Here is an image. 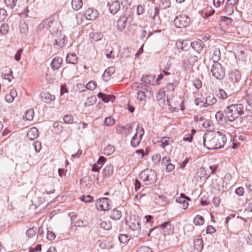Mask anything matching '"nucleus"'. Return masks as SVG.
<instances>
[{
    "label": "nucleus",
    "instance_id": "nucleus-1",
    "mask_svg": "<svg viewBox=\"0 0 252 252\" xmlns=\"http://www.w3.org/2000/svg\"><path fill=\"white\" fill-rule=\"evenodd\" d=\"M47 28L51 33V42L54 48L59 49L63 47L65 42V36L62 34L61 24L56 14L46 19Z\"/></svg>",
    "mask_w": 252,
    "mask_h": 252
},
{
    "label": "nucleus",
    "instance_id": "nucleus-2",
    "mask_svg": "<svg viewBox=\"0 0 252 252\" xmlns=\"http://www.w3.org/2000/svg\"><path fill=\"white\" fill-rule=\"evenodd\" d=\"M203 144L208 149L218 150L222 148L227 138L224 134L220 131L210 132L203 136Z\"/></svg>",
    "mask_w": 252,
    "mask_h": 252
},
{
    "label": "nucleus",
    "instance_id": "nucleus-3",
    "mask_svg": "<svg viewBox=\"0 0 252 252\" xmlns=\"http://www.w3.org/2000/svg\"><path fill=\"white\" fill-rule=\"evenodd\" d=\"M243 106L240 103L232 104L227 106L224 109L225 119L233 122L243 113Z\"/></svg>",
    "mask_w": 252,
    "mask_h": 252
},
{
    "label": "nucleus",
    "instance_id": "nucleus-4",
    "mask_svg": "<svg viewBox=\"0 0 252 252\" xmlns=\"http://www.w3.org/2000/svg\"><path fill=\"white\" fill-rule=\"evenodd\" d=\"M139 176L144 182H146L147 185L154 184L156 181V172L152 169H146L142 171Z\"/></svg>",
    "mask_w": 252,
    "mask_h": 252
},
{
    "label": "nucleus",
    "instance_id": "nucleus-5",
    "mask_svg": "<svg viewBox=\"0 0 252 252\" xmlns=\"http://www.w3.org/2000/svg\"><path fill=\"white\" fill-rule=\"evenodd\" d=\"M211 71L213 76L219 80L222 79L225 76L224 68L219 63H213Z\"/></svg>",
    "mask_w": 252,
    "mask_h": 252
},
{
    "label": "nucleus",
    "instance_id": "nucleus-6",
    "mask_svg": "<svg viewBox=\"0 0 252 252\" xmlns=\"http://www.w3.org/2000/svg\"><path fill=\"white\" fill-rule=\"evenodd\" d=\"M190 19L188 15L181 14L176 16L174 20V25L179 28H186L189 25Z\"/></svg>",
    "mask_w": 252,
    "mask_h": 252
},
{
    "label": "nucleus",
    "instance_id": "nucleus-7",
    "mask_svg": "<svg viewBox=\"0 0 252 252\" xmlns=\"http://www.w3.org/2000/svg\"><path fill=\"white\" fill-rule=\"evenodd\" d=\"M110 201L108 198L103 197L98 199L95 202V207L98 210L106 211L109 209Z\"/></svg>",
    "mask_w": 252,
    "mask_h": 252
},
{
    "label": "nucleus",
    "instance_id": "nucleus-8",
    "mask_svg": "<svg viewBox=\"0 0 252 252\" xmlns=\"http://www.w3.org/2000/svg\"><path fill=\"white\" fill-rule=\"evenodd\" d=\"M161 230V232L164 236L169 235L173 233L174 227L172 226L169 221H166L157 227Z\"/></svg>",
    "mask_w": 252,
    "mask_h": 252
},
{
    "label": "nucleus",
    "instance_id": "nucleus-9",
    "mask_svg": "<svg viewBox=\"0 0 252 252\" xmlns=\"http://www.w3.org/2000/svg\"><path fill=\"white\" fill-rule=\"evenodd\" d=\"M107 6L109 7L110 13L113 15L116 14L121 8V4L119 0H115L111 2H108Z\"/></svg>",
    "mask_w": 252,
    "mask_h": 252
},
{
    "label": "nucleus",
    "instance_id": "nucleus-10",
    "mask_svg": "<svg viewBox=\"0 0 252 252\" xmlns=\"http://www.w3.org/2000/svg\"><path fill=\"white\" fill-rule=\"evenodd\" d=\"M129 226L132 230H137L140 229V223L138 217L136 216L130 217Z\"/></svg>",
    "mask_w": 252,
    "mask_h": 252
},
{
    "label": "nucleus",
    "instance_id": "nucleus-11",
    "mask_svg": "<svg viewBox=\"0 0 252 252\" xmlns=\"http://www.w3.org/2000/svg\"><path fill=\"white\" fill-rule=\"evenodd\" d=\"M141 132L140 133V135H139L140 139H138L137 138V132H138V130L139 129V126L138 125L137 128H136L137 132L132 137L131 142H130L131 145L132 147H136L140 143V140L142 139V136L144 134V129H143V127H141Z\"/></svg>",
    "mask_w": 252,
    "mask_h": 252
},
{
    "label": "nucleus",
    "instance_id": "nucleus-12",
    "mask_svg": "<svg viewBox=\"0 0 252 252\" xmlns=\"http://www.w3.org/2000/svg\"><path fill=\"white\" fill-rule=\"evenodd\" d=\"M132 88L134 89L138 93L141 94H151V91H149L146 86V85H142V84L139 83H134L132 85Z\"/></svg>",
    "mask_w": 252,
    "mask_h": 252
},
{
    "label": "nucleus",
    "instance_id": "nucleus-13",
    "mask_svg": "<svg viewBox=\"0 0 252 252\" xmlns=\"http://www.w3.org/2000/svg\"><path fill=\"white\" fill-rule=\"evenodd\" d=\"M241 75L238 70L236 69L232 70L229 74V79L234 84L239 81Z\"/></svg>",
    "mask_w": 252,
    "mask_h": 252
},
{
    "label": "nucleus",
    "instance_id": "nucleus-14",
    "mask_svg": "<svg viewBox=\"0 0 252 252\" xmlns=\"http://www.w3.org/2000/svg\"><path fill=\"white\" fill-rule=\"evenodd\" d=\"M176 45L178 49L187 51L190 49L191 44L189 40H180L177 42Z\"/></svg>",
    "mask_w": 252,
    "mask_h": 252
},
{
    "label": "nucleus",
    "instance_id": "nucleus-15",
    "mask_svg": "<svg viewBox=\"0 0 252 252\" xmlns=\"http://www.w3.org/2000/svg\"><path fill=\"white\" fill-rule=\"evenodd\" d=\"M106 161V158L103 156H100L97 162L94 164L92 166V171L93 172H98L101 168Z\"/></svg>",
    "mask_w": 252,
    "mask_h": 252
},
{
    "label": "nucleus",
    "instance_id": "nucleus-16",
    "mask_svg": "<svg viewBox=\"0 0 252 252\" xmlns=\"http://www.w3.org/2000/svg\"><path fill=\"white\" fill-rule=\"evenodd\" d=\"M98 13L96 10L94 9H88L85 13L86 18L89 20H94L97 17Z\"/></svg>",
    "mask_w": 252,
    "mask_h": 252
},
{
    "label": "nucleus",
    "instance_id": "nucleus-17",
    "mask_svg": "<svg viewBox=\"0 0 252 252\" xmlns=\"http://www.w3.org/2000/svg\"><path fill=\"white\" fill-rule=\"evenodd\" d=\"M115 72V68L114 66H110L107 68L102 75V79L105 82L108 81L110 76Z\"/></svg>",
    "mask_w": 252,
    "mask_h": 252
},
{
    "label": "nucleus",
    "instance_id": "nucleus-18",
    "mask_svg": "<svg viewBox=\"0 0 252 252\" xmlns=\"http://www.w3.org/2000/svg\"><path fill=\"white\" fill-rule=\"evenodd\" d=\"M127 17L125 15L121 16L119 19L117 27L119 31H122L125 29L127 25Z\"/></svg>",
    "mask_w": 252,
    "mask_h": 252
},
{
    "label": "nucleus",
    "instance_id": "nucleus-19",
    "mask_svg": "<svg viewBox=\"0 0 252 252\" xmlns=\"http://www.w3.org/2000/svg\"><path fill=\"white\" fill-rule=\"evenodd\" d=\"M40 97L42 100L45 103H48L50 101H53L55 99V96L54 95H52L48 92H42L40 94Z\"/></svg>",
    "mask_w": 252,
    "mask_h": 252
},
{
    "label": "nucleus",
    "instance_id": "nucleus-20",
    "mask_svg": "<svg viewBox=\"0 0 252 252\" xmlns=\"http://www.w3.org/2000/svg\"><path fill=\"white\" fill-rule=\"evenodd\" d=\"M187 200H190V198L187 196L185 194L183 193H181L180 194V197H178L176 198V200L177 202L180 203V204H182L183 205V208L184 209H186L188 207V202H187Z\"/></svg>",
    "mask_w": 252,
    "mask_h": 252
},
{
    "label": "nucleus",
    "instance_id": "nucleus-21",
    "mask_svg": "<svg viewBox=\"0 0 252 252\" xmlns=\"http://www.w3.org/2000/svg\"><path fill=\"white\" fill-rule=\"evenodd\" d=\"M62 63V58L61 57H56L53 59L51 63V68L54 70L57 69L61 67Z\"/></svg>",
    "mask_w": 252,
    "mask_h": 252
},
{
    "label": "nucleus",
    "instance_id": "nucleus-22",
    "mask_svg": "<svg viewBox=\"0 0 252 252\" xmlns=\"http://www.w3.org/2000/svg\"><path fill=\"white\" fill-rule=\"evenodd\" d=\"M97 96L104 102H108L109 101L113 102L116 98L113 95L106 94L102 93H99L97 94Z\"/></svg>",
    "mask_w": 252,
    "mask_h": 252
},
{
    "label": "nucleus",
    "instance_id": "nucleus-23",
    "mask_svg": "<svg viewBox=\"0 0 252 252\" xmlns=\"http://www.w3.org/2000/svg\"><path fill=\"white\" fill-rule=\"evenodd\" d=\"M38 135V130L35 127L31 128L27 132V136L30 140L36 139Z\"/></svg>",
    "mask_w": 252,
    "mask_h": 252
},
{
    "label": "nucleus",
    "instance_id": "nucleus-24",
    "mask_svg": "<svg viewBox=\"0 0 252 252\" xmlns=\"http://www.w3.org/2000/svg\"><path fill=\"white\" fill-rule=\"evenodd\" d=\"M234 5H235L232 4V3H230L227 1L223 10V12L227 15H231L234 12Z\"/></svg>",
    "mask_w": 252,
    "mask_h": 252
},
{
    "label": "nucleus",
    "instance_id": "nucleus-25",
    "mask_svg": "<svg viewBox=\"0 0 252 252\" xmlns=\"http://www.w3.org/2000/svg\"><path fill=\"white\" fill-rule=\"evenodd\" d=\"M105 178L109 177L113 173V166L111 164L107 165L102 171Z\"/></svg>",
    "mask_w": 252,
    "mask_h": 252
},
{
    "label": "nucleus",
    "instance_id": "nucleus-26",
    "mask_svg": "<svg viewBox=\"0 0 252 252\" xmlns=\"http://www.w3.org/2000/svg\"><path fill=\"white\" fill-rule=\"evenodd\" d=\"M215 10L211 6H207L202 11L201 15L204 18L212 16L215 13Z\"/></svg>",
    "mask_w": 252,
    "mask_h": 252
},
{
    "label": "nucleus",
    "instance_id": "nucleus-27",
    "mask_svg": "<svg viewBox=\"0 0 252 252\" xmlns=\"http://www.w3.org/2000/svg\"><path fill=\"white\" fill-rule=\"evenodd\" d=\"M202 42L200 41L191 42V47L198 53H199L203 50Z\"/></svg>",
    "mask_w": 252,
    "mask_h": 252
},
{
    "label": "nucleus",
    "instance_id": "nucleus-28",
    "mask_svg": "<svg viewBox=\"0 0 252 252\" xmlns=\"http://www.w3.org/2000/svg\"><path fill=\"white\" fill-rule=\"evenodd\" d=\"M78 58L74 53H69L66 56V62L71 64H76L77 63Z\"/></svg>",
    "mask_w": 252,
    "mask_h": 252
},
{
    "label": "nucleus",
    "instance_id": "nucleus-29",
    "mask_svg": "<svg viewBox=\"0 0 252 252\" xmlns=\"http://www.w3.org/2000/svg\"><path fill=\"white\" fill-rule=\"evenodd\" d=\"M122 212L117 209H113L111 211L110 217L115 220H119L122 217Z\"/></svg>",
    "mask_w": 252,
    "mask_h": 252
},
{
    "label": "nucleus",
    "instance_id": "nucleus-30",
    "mask_svg": "<svg viewBox=\"0 0 252 252\" xmlns=\"http://www.w3.org/2000/svg\"><path fill=\"white\" fill-rule=\"evenodd\" d=\"M160 143V146L162 148H165L166 146L173 143V140L168 137H163L161 139Z\"/></svg>",
    "mask_w": 252,
    "mask_h": 252
},
{
    "label": "nucleus",
    "instance_id": "nucleus-31",
    "mask_svg": "<svg viewBox=\"0 0 252 252\" xmlns=\"http://www.w3.org/2000/svg\"><path fill=\"white\" fill-rule=\"evenodd\" d=\"M82 5V0H72L71 5L73 9L75 10H78L80 9Z\"/></svg>",
    "mask_w": 252,
    "mask_h": 252
},
{
    "label": "nucleus",
    "instance_id": "nucleus-32",
    "mask_svg": "<svg viewBox=\"0 0 252 252\" xmlns=\"http://www.w3.org/2000/svg\"><path fill=\"white\" fill-rule=\"evenodd\" d=\"M212 59L214 63H218V61L220 59V52L219 49L216 48L214 50Z\"/></svg>",
    "mask_w": 252,
    "mask_h": 252
},
{
    "label": "nucleus",
    "instance_id": "nucleus-33",
    "mask_svg": "<svg viewBox=\"0 0 252 252\" xmlns=\"http://www.w3.org/2000/svg\"><path fill=\"white\" fill-rule=\"evenodd\" d=\"M194 248L199 252H201L203 248V242L202 239H197L194 242Z\"/></svg>",
    "mask_w": 252,
    "mask_h": 252
},
{
    "label": "nucleus",
    "instance_id": "nucleus-34",
    "mask_svg": "<svg viewBox=\"0 0 252 252\" xmlns=\"http://www.w3.org/2000/svg\"><path fill=\"white\" fill-rule=\"evenodd\" d=\"M115 151V148L114 146L108 145L104 149V154L106 156H110L113 154Z\"/></svg>",
    "mask_w": 252,
    "mask_h": 252
},
{
    "label": "nucleus",
    "instance_id": "nucleus-35",
    "mask_svg": "<svg viewBox=\"0 0 252 252\" xmlns=\"http://www.w3.org/2000/svg\"><path fill=\"white\" fill-rule=\"evenodd\" d=\"M96 98L95 96H91L87 98L85 102L86 107H89L94 104L96 102Z\"/></svg>",
    "mask_w": 252,
    "mask_h": 252
},
{
    "label": "nucleus",
    "instance_id": "nucleus-36",
    "mask_svg": "<svg viewBox=\"0 0 252 252\" xmlns=\"http://www.w3.org/2000/svg\"><path fill=\"white\" fill-rule=\"evenodd\" d=\"M193 223L195 225H201L204 223V219L201 216L197 215L193 220Z\"/></svg>",
    "mask_w": 252,
    "mask_h": 252
},
{
    "label": "nucleus",
    "instance_id": "nucleus-37",
    "mask_svg": "<svg viewBox=\"0 0 252 252\" xmlns=\"http://www.w3.org/2000/svg\"><path fill=\"white\" fill-rule=\"evenodd\" d=\"M34 111L32 109H30L26 111L25 114V118L27 120L31 121L33 119L34 117Z\"/></svg>",
    "mask_w": 252,
    "mask_h": 252
},
{
    "label": "nucleus",
    "instance_id": "nucleus-38",
    "mask_svg": "<svg viewBox=\"0 0 252 252\" xmlns=\"http://www.w3.org/2000/svg\"><path fill=\"white\" fill-rule=\"evenodd\" d=\"M100 226L104 230H109L111 229L112 224L110 221H102L100 223Z\"/></svg>",
    "mask_w": 252,
    "mask_h": 252
},
{
    "label": "nucleus",
    "instance_id": "nucleus-39",
    "mask_svg": "<svg viewBox=\"0 0 252 252\" xmlns=\"http://www.w3.org/2000/svg\"><path fill=\"white\" fill-rule=\"evenodd\" d=\"M217 102V100L215 97H211L210 96L207 98L206 102L203 103V106L206 107L208 105H212Z\"/></svg>",
    "mask_w": 252,
    "mask_h": 252
},
{
    "label": "nucleus",
    "instance_id": "nucleus-40",
    "mask_svg": "<svg viewBox=\"0 0 252 252\" xmlns=\"http://www.w3.org/2000/svg\"><path fill=\"white\" fill-rule=\"evenodd\" d=\"M216 95L219 98L221 99H225L227 96L225 92L223 90L220 89L216 92Z\"/></svg>",
    "mask_w": 252,
    "mask_h": 252
},
{
    "label": "nucleus",
    "instance_id": "nucleus-41",
    "mask_svg": "<svg viewBox=\"0 0 252 252\" xmlns=\"http://www.w3.org/2000/svg\"><path fill=\"white\" fill-rule=\"evenodd\" d=\"M9 27L8 23L3 24L0 28V32L2 34H6L9 31Z\"/></svg>",
    "mask_w": 252,
    "mask_h": 252
},
{
    "label": "nucleus",
    "instance_id": "nucleus-42",
    "mask_svg": "<svg viewBox=\"0 0 252 252\" xmlns=\"http://www.w3.org/2000/svg\"><path fill=\"white\" fill-rule=\"evenodd\" d=\"M18 0H4L5 4L11 9L14 8L16 5Z\"/></svg>",
    "mask_w": 252,
    "mask_h": 252
},
{
    "label": "nucleus",
    "instance_id": "nucleus-43",
    "mask_svg": "<svg viewBox=\"0 0 252 252\" xmlns=\"http://www.w3.org/2000/svg\"><path fill=\"white\" fill-rule=\"evenodd\" d=\"M132 125L130 124H128L125 126L121 127V129H125L126 131L125 135L127 136L128 134L130 133L132 131Z\"/></svg>",
    "mask_w": 252,
    "mask_h": 252
},
{
    "label": "nucleus",
    "instance_id": "nucleus-44",
    "mask_svg": "<svg viewBox=\"0 0 252 252\" xmlns=\"http://www.w3.org/2000/svg\"><path fill=\"white\" fill-rule=\"evenodd\" d=\"M171 66V64L170 63H167L166 65L162 69V73L164 74V75H169L171 74L170 72V67Z\"/></svg>",
    "mask_w": 252,
    "mask_h": 252
},
{
    "label": "nucleus",
    "instance_id": "nucleus-45",
    "mask_svg": "<svg viewBox=\"0 0 252 252\" xmlns=\"http://www.w3.org/2000/svg\"><path fill=\"white\" fill-rule=\"evenodd\" d=\"M64 122L66 124H72L73 123V117L70 115H66L63 118Z\"/></svg>",
    "mask_w": 252,
    "mask_h": 252
},
{
    "label": "nucleus",
    "instance_id": "nucleus-46",
    "mask_svg": "<svg viewBox=\"0 0 252 252\" xmlns=\"http://www.w3.org/2000/svg\"><path fill=\"white\" fill-rule=\"evenodd\" d=\"M93 199L94 197L90 195H82L80 197L81 200L86 203L91 202L93 201Z\"/></svg>",
    "mask_w": 252,
    "mask_h": 252
},
{
    "label": "nucleus",
    "instance_id": "nucleus-47",
    "mask_svg": "<svg viewBox=\"0 0 252 252\" xmlns=\"http://www.w3.org/2000/svg\"><path fill=\"white\" fill-rule=\"evenodd\" d=\"M91 37L94 40L97 41L99 40H101L103 38V34H102L101 33L97 32L92 33Z\"/></svg>",
    "mask_w": 252,
    "mask_h": 252
},
{
    "label": "nucleus",
    "instance_id": "nucleus-48",
    "mask_svg": "<svg viewBox=\"0 0 252 252\" xmlns=\"http://www.w3.org/2000/svg\"><path fill=\"white\" fill-rule=\"evenodd\" d=\"M7 15V12L4 9H0V23L6 18Z\"/></svg>",
    "mask_w": 252,
    "mask_h": 252
},
{
    "label": "nucleus",
    "instance_id": "nucleus-49",
    "mask_svg": "<svg viewBox=\"0 0 252 252\" xmlns=\"http://www.w3.org/2000/svg\"><path fill=\"white\" fill-rule=\"evenodd\" d=\"M96 85L94 81H91L89 82L87 84L86 88L88 90L93 91L96 88Z\"/></svg>",
    "mask_w": 252,
    "mask_h": 252
},
{
    "label": "nucleus",
    "instance_id": "nucleus-50",
    "mask_svg": "<svg viewBox=\"0 0 252 252\" xmlns=\"http://www.w3.org/2000/svg\"><path fill=\"white\" fill-rule=\"evenodd\" d=\"M36 228L29 229L26 232V235L29 238H32L36 234Z\"/></svg>",
    "mask_w": 252,
    "mask_h": 252
},
{
    "label": "nucleus",
    "instance_id": "nucleus-51",
    "mask_svg": "<svg viewBox=\"0 0 252 252\" xmlns=\"http://www.w3.org/2000/svg\"><path fill=\"white\" fill-rule=\"evenodd\" d=\"M12 73V71L10 70L9 73H3L2 77L3 79L8 80L9 82H11V80L14 78Z\"/></svg>",
    "mask_w": 252,
    "mask_h": 252
},
{
    "label": "nucleus",
    "instance_id": "nucleus-52",
    "mask_svg": "<svg viewBox=\"0 0 252 252\" xmlns=\"http://www.w3.org/2000/svg\"><path fill=\"white\" fill-rule=\"evenodd\" d=\"M115 121L113 118L111 117H107L105 119L104 124L107 126H111L113 125Z\"/></svg>",
    "mask_w": 252,
    "mask_h": 252
},
{
    "label": "nucleus",
    "instance_id": "nucleus-53",
    "mask_svg": "<svg viewBox=\"0 0 252 252\" xmlns=\"http://www.w3.org/2000/svg\"><path fill=\"white\" fill-rule=\"evenodd\" d=\"M119 240L121 243H126L129 240L128 237L126 234H120L119 236Z\"/></svg>",
    "mask_w": 252,
    "mask_h": 252
},
{
    "label": "nucleus",
    "instance_id": "nucleus-54",
    "mask_svg": "<svg viewBox=\"0 0 252 252\" xmlns=\"http://www.w3.org/2000/svg\"><path fill=\"white\" fill-rule=\"evenodd\" d=\"M99 246L101 249H108L112 248L113 247V246L112 245V243H111L110 242H108L107 245L105 243L101 242L99 244Z\"/></svg>",
    "mask_w": 252,
    "mask_h": 252
},
{
    "label": "nucleus",
    "instance_id": "nucleus-55",
    "mask_svg": "<svg viewBox=\"0 0 252 252\" xmlns=\"http://www.w3.org/2000/svg\"><path fill=\"white\" fill-rule=\"evenodd\" d=\"M136 252H153L151 249L148 246H141Z\"/></svg>",
    "mask_w": 252,
    "mask_h": 252
},
{
    "label": "nucleus",
    "instance_id": "nucleus-56",
    "mask_svg": "<svg viewBox=\"0 0 252 252\" xmlns=\"http://www.w3.org/2000/svg\"><path fill=\"white\" fill-rule=\"evenodd\" d=\"M33 146L36 152H39L41 148V144L38 141H36L33 143Z\"/></svg>",
    "mask_w": 252,
    "mask_h": 252
},
{
    "label": "nucleus",
    "instance_id": "nucleus-57",
    "mask_svg": "<svg viewBox=\"0 0 252 252\" xmlns=\"http://www.w3.org/2000/svg\"><path fill=\"white\" fill-rule=\"evenodd\" d=\"M56 238L55 234L51 231H47V239L50 241H52L54 240Z\"/></svg>",
    "mask_w": 252,
    "mask_h": 252
},
{
    "label": "nucleus",
    "instance_id": "nucleus-58",
    "mask_svg": "<svg viewBox=\"0 0 252 252\" xmlns=\"http://www.w3.org/2000/svg\"><path fill=\"white\" fill-rule=\"evenodd\" d=\"M23 51V50L22 48H20L16 53L14 59L16 61H19L21 59V54Z\"/></svg>",
    "mask_w": 252,
    "mask_h": 252
},
{
    "label": "nucleus",
    "instance_id": "nucleus-59",
    "mask_svg": "<svg viewBox=\"0 0 252 252\" xmlns=\"http://www.w3.org/2000/svg\"><path fill=\"white\" fill-rule=\"evenodd\" d=\"M20 32L22 33L26 34L28 31V27L27 24L24 23L20 28Z\"/></svg>",
    "mask_w": 252,
    "mask_h": 252
},
{
    "label": "nucleus",
    "instance_id": "nucleus-60",
    "mask_svg": "<svg viewBox=\"0 0 252 252\" xmlns=\"http://www.w3.org/2000/svg\"><path fill=\"white\" fill-rule=\"evenodd\" d=\"M141 81L142 82V84H144L145 85L149 84L151 83V80L149 78V77L147 76H143L141 78Z\"/></svg>",
    "mask_w": 252,
    "mask_h": 252
},
{
    "label": "nucleus",
    "instance_id": "nucleus-61",
    "mask_svg": "<svg viewBox=\"0 0 252 252\" xmlns=\"http://www.w3.org/2000/svg\"><path fill=\"white\" fill-rule=\"evenodd\" d=\"M235 192L239 196H242L244 193V189L243 187H238L235 189Z\"/></svg>",
    "mask_w": 252,
    "mask_h": 252
},
{
    "label": "nucleus",
    "instance_id": "nucleus-62",
    "mask_svg": "<svg viewBox=\"0 0 252 252\" xmlns=\"http://www.w3.org/2000/svg\"><path fill=\"white\" fill-rule=\"evenodd\" d=\"M215 117L218 121H222L223 118V113L221 111H219L216 114Z\"/></svg>",
    "mask_w": 252,
    "mask_h": 252
},
{
    "label": "nucleus",
    "instance_id": "nucleus-63",
    "mask_svg": "<svg viewBox=\"0 0 252 252\" xmlns=\"http://www.w3.org/2000/svg\"><path fill=\"white\" fill-rule=\"evenodd\" d=\"M222 21L226 23L227 25L230 24L233 22V20L229 17H227L226 16H222L221 17Z\"/></svg>",
    "mask_w": 252,
    "mask_h": 252
},
{
    "label": "nucleus",
    "instance_id": "nucleus-64",
    "mask_svg": "<svg viewBox=\"0 0 252 252\" xmlns=\"http://www.w3.org/2000/svg\"><path fill=\"white\" fill-rule=\"evenodd\" d=\"M41 251V245L38 244L35 248H30V252H40Z\"/></svg>",
    "mask_w": 252,
    "mask_h": 252
}]
</instances>
